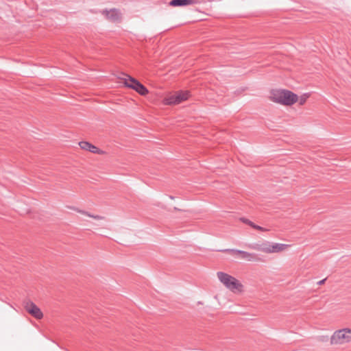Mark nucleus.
I'll list each match as a JSON object with an SVG mask.
<instances>
[{"instance_id": "obj_1", "label": "nucleus", "mask_w": 351, "mask_h": 351, "mask_svg": "<svg viewBox=\"0 0 351 351\" xmlns=\"http://www.w3.org/2000/svg\"><path fill=\"white\" fill-rule=\"evenodd\" d=\"M271 100L285 106H291L298 101V95L286 89H276L271 92Z\"/></svg>"}, {"instance_id": "obj_14", "label": "nucleus", "mask_w": 351, "mask_h": 351, "mask_svg": "<svg viewBox=\"0 0 351 351\" xmlns=\"http://www.w3.org/2000/svg\"><path fill=\"white\" fill-rule=\"evenodd\" d=\"M79 213H82V214H84L90 217H92L93 219H103V217L101 216H99V215H91V214H89L86 211H83V210H78Z\"/></svg>"}, {"instance_id": "obj_5", "label": "nucleus", "mask_w": 351, "mask_h": 351, "mask_svg": "<svg viewBox=\"0 0 351 351\" xmlns=\"http://www.w3.org/2000/svg\"><path fill=\"white\" fill-rule=\"evenodd\" d=\"M221 252H228L231 253L238 254L241 255V258L247 261H256L258 258L256 254L250 253L245 251L237 250V249H226L221 250Z\"/></svg>"}, {"instance_id": "obj_9", "label": "nucleus", "mask_w": 351, "mask_h": 351, "mask_svg": "<svg viewBox=\"0 0 351 351\" xmlns=\"http://www.w3.org/2000/svg\"><path fill=\"white\" fill-rule=\"evenodd\" d=\"M200 3V0H171L169 5L173 7H183Z\"/></svg>"}, {"instance_id": "obj_7", "label": "nucleus", "mask_w": 351, "mask_h": 351, "mask_svg": "<svg viewBox=\"0 0 351 351\" xmlns=\"http://www.w3.org/2000/svg\"><path fill=\"white\" fill-rule=\"evenodd\" d=\"M247 247L252 250L269 253L271 243L269 241H264L261 243H250L247 245Z\"/></svg>"}, {"instance_id": "obj_10", "label": "nucleus", "mask_w": 351, "mask_h": 351, "mask_svg": "<svg viewBox=\"0 0 351 351\" xmlns=\"http://www.w3.org/2000/svg\"><path fill=\"white\" fill-rule=\"evenodd\" d=\"M119 78H120L121 80H123L124 81V84L127 86V87H129L130 88H132V86H136V83L138 82V81L137 80H136L135 78L127 75V74H125V73H121V76H119Z\"/></svg>"}, {"instance_id": "obj_18", "label": "nucleus", "mask_w": 351, "mask_h": 351, "mask_svg": "<svg viewBox=\"0 0 351 351\" xmlns=\"http://www.w3.org/2000/svg\"><path fill=\"white\" fill-rule=\"evenodd\" d=\"M171 199H173L174 197L173 196H169Z\"/></svg>"}, {"instance_id": "obj_12", "label": "nucleus", "mask_w": 351, "mask_h": 351, "mask_svg": "<svg viewBox=\"0 0 351 351\" xmlns=\"http://www.w3.org/2000/svg\"><path fill=\"white\" fill-rule=\"evenodd\" d=\"M287 245L283 243H271L269 253H277L285 250L287 247Z\"/></svg>"}, {"instance_id": "obj_13", "label": "nucleus", "mask_w": 351, "mask_h": 351, "mask_svg": "<svg viewBox=\"0 0 351 351\" xmlns=\"http://www.w3.org/2000/svg\"><path fill=\"white\" fill-rule=\"evenodd\" d=\"M132 88L135 90L137 93H138L141 95H145L148 93L147 88L142 84L140 82L136 83L135 86H132Z\"/></svg>"}, {"instance_id": "obj_11", "label": "nucleus", "mask_w": 351, "mask_h": 351, "mask_svg": "<svg viewBox=\"0 0 351 351\" xmlns=\"http://www.w3.org/2000/svg\"><path fill=\"white\" fill-rule=\"evenodd\" d=\"M79 145L82 149L89 151L91 153H98L99 152L97 147L86 141L80 142Z\"/></svg>"}, {"instance_id": "obj_17", "label": "nucleus", "mask_w": 351, "mask_h": 351, "mask_svg": "<svg viewBox=\"0 0 351 351\" xmlns=\"http://www.w3.org/2000/svg\"><path fill=\"white\" fill-rule=\"evenodd\" d=\"M326 280V278H324V279H323V280H322L318 281V282H317V285H323V284L325 282Z\"/></svg>"}, {"instance_id": "obj_16", "label": "nucleus", "mask_w": 351, "mask_h": 351, "mask_svg": "<svg viewBox=\"0 0 351 351\" xmlns=\"http://www.w3.org/2000/svg\"><path fill=\"white\" fill-rule=\"evenodd\" d=\"M253 228L256 229V230H261V231H267V230L260 226H258V225H253Z\"/></svg>"}, {"instance_id": "obj_2", "label": "nucleus", "mask_w": 351, "mask_h": 351, "mask_svg": "<svg viewBox=\"0 0 351 351\" xmlns=\"http://www.w3.org/2000/svg\"><path fill=\"white\" fill-rule=\"evenodd\" d=\"M351 341V329L345 328L336 330L330 337V344L341 345Z\"/></svg>"}, {"instance_id": "obj_3", "label": "nucleus", "mask_w": 351, "mask_h": 351, "mask_svg": "<svg viewBox=\"0 0 351 351\" xmlns=\"http://www.w3.org/2000/svg\"><path fill=\"white\" fill-rule=\"evenodd\" d=\"M217 275L219 281L230 291H234L242 288V285L233 276L222 271H218Z\"/></svg>"}, {"instance_id": "obj_6", "label": "nucleus", "mask_w": 351, "mask_h": 351, "mask_svg": "<svg viewBox=\"0 0 351 351\" xmlns=\"http://www.w3.org/2000/svg\"><path fill=\"white\" fill-rule=\"evenodd\" d=\"M25 308L36 319H40L43 317L40 309L32 302H27L25 304Z\"/></svg>"}, {"instance_id": "obj_15", "label": "nucleus", "mask_w": 351, "mask_h": 351, "mask_svg": "<svg viewBox=\"0 0 351 351\" xmlns=\"http://www.w3.org/2000/svg\"><path fill=\"white\" fill-rule=\"evenodd\" d=\"M241 221L242 222H243L244 223L249 225L252 228H253V225H255L254 223H253L252 221H251L250 220H249L248 219H246V218H243V217L241 218Z\"/></svg>"}, {"instance_id": "obj_8", "label": "nucleus", "mask_w": 351, "mask_h": 351, "mask_svg": "<svg viewBox=\"0 0 351 351\" xmlns=\"http://www.w3.org/2000/svg\"><path fill=\"white\" fill-rule=\"evenodd\" d=\"M103 14L106 17L112 22L119 21L121 19V12L119 10L111 9L110 10H104Z\"/></svg>"}, {"instance_id": "obj_4", "label": "nucleus", "mask_w": 351, "mask_h": 351, "mask_svg": "<svg viewBox=\"0 0 351 351\" xmlns=\"http://www.w3.org/2000/svg\"><path fill=\"white\" fill-rule=\"evenodd\" d=\"M190 93L189 91L180 90L176 92L174 95H171L166 98L165 102L168 105H176L186 100L189 97Z\"/></svg>"}]
</instances>
